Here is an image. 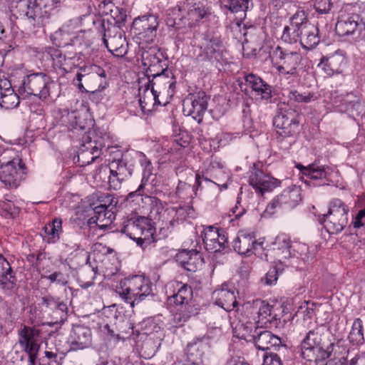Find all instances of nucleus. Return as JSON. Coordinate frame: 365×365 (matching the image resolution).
Segmentation results:
<instances>
[{"label":"nucleus","instance_id":"nucleus-1","mask_svg":"<svg viewBox=\"0 0 365 365\" xmlns=\"http://www.w3.org/2000/svg\"><path fill=\"white\" fill-rule=\"evenodd\" d=\"M336 344L332 334L324 324L310 329L301 341L300 356L309 362H319L329 358Z\"/></svg>","mask_w":365,"mask_h":365},{"label":"nucleus","instance_id":"nucleus-2","mask_svg":"<svg viewBox=\"0 0 365 365\" xmlns=\"http://www.w3.org/2000/svg\"><path fill=\"white\" fill-rule=\"evenodd\" d=\"M174 289L173 294L168 297V304L175 306L177 312L173 316L175 326H182L191 317L200 313V307L193 299L192 289L187 284L175 281L169 284Z\"/></svg>","mask_w":365,"mask_h":365},{"label":"nucleus","instance_id":"nucleus-3","mask_svg":"<svg viewBox=\"0 0 365 365\" xmlns=\"http://www.w3.org/2000/svg\"><path fill=\"white\" fill-rule=\"evenodd\" d=\"M70 75L73 77V84L81 92L88 91L83 86V79L93 93L101 91L108 86L105 71L96 66H70Z\"/></svg>","mask_w":365,"mask_h":365},{"label":"nucleus","instance_id":"nucleus-4","mask_svg":"<svg viewBox=\"0 0 365 365\" xmlns=\"http://www.w3.org/2000/svg\"><path fill=\"white\" fill-rule=\"evenodd\" d=\"M120 232L145 250L155 242V229L150 219L143 216L130 217L123 222Z\"/></svg>","mask_w":365,"mask_h":365},{"label":"nucleus","instance_id":"nucleus-5","mask_svg":"<svg viewBox=\"0 0 365 365\" xmlns=\"http://www.w3.org/2000/svg\"><path fill=\"white\" fill-rule=\"evenodd\" d=\"M336 34L344 41L357 43L365 37V22L356 13H342L335 26Z\"/></svg>","mask_w":365,"mask_h":365},{"label":"nucleus","instance_id":"nucleus-6","mask_svg":"<svg viewBox=\"0 0 365 365\" xmlns=\"http://www.w3.org/2000/svg\"><path fill=\"white\" fill-rule=\"evenodd\" d=\"M145 87L150 89L148 94L153 96L154 104L165 106L175 93L176 79L172 71H165L149 79Z\"/></svg>","mask_w":365,"mask_h":365},{"label":"nucleus","instance_id":"nucleus-7","mask_svg":"<svg viewBox=\"0 0 365 365\" xmlns=\"http://www.w3.org/2000/svg\"><path fill=\"white\" fill-rule=\"evenodd\" d=\"M327 214L319 217V221L329 234L341 232L348 224L349 206L341 199L334 198L329 202Z\"/></svg>","mask_w":365,"mask_h":365},{"label":"nucleus","instance_id":"nucleus-8","mask_svg":"<svg viewBox=\"0 0 365 365\" xmlns=\"http://www.w3.org/2000/svg\"><path fill=\"white\" fill-rule=\"evenodd\" d=\"M109 161L108 167L110 175L108 178V182L110 187L116 190L120 187L123 181L132 175L134 165L133 156L128 152L123 153L118 150L112 153Z\"/></svg>","mask_w":365,"mask_h":365},{"label":"nucleus","instance_id":"nucleus-9","mask_svg":"<svg viewBox=\"0 0 365 365\" xmlns=\"http://www.w3.org/2000/svg\"><path fill=\"white\" fill-rule=\"evenodd\" d=\"M118 292L126 302L133 307L151 294L152 286L148 279L136 275L121 282Z\"/></svg>","mask_w":365,"mask_h":365},{"label":"nucleus","instance_id":"nucleus-10","mask_svg":"<svg viewBox=\"0 0 365 365\" xmlns=\"http://www.w3.org/2000/svg\"><path fill=\"white\" fill-rule=\"evenodd\" d=\"M269 58L278 64L276 68L279 73L293 77L298 76V67L302 60V56L299 51L277 46L269 54Z\"/></svg>","mask_w":365,"mask_h":365},{"label":"nucleus","instance_id":"nucleus-11","mask_svg":"<svg viewBox=\"0 0 365 365\" xmlns=\"http://www.w3.org/2000/svg\"><path fill=\"white\" fill-rule=\"evenodd\" d=\"M94 131L85 132L81 140L75 145L79 146L78 155L73 158L74 163L78 166L83 167L88 165L97 159L101 155L103 145L96 140H93Z\"/></svg>","mask_w":365,"mask_h":365},{"label":"nucleus","instance_id":"nucleus-12","mask_svg":"<svg viewBox=\"0 0 365 365\" xmlns=\"http://www.w3.org/2000/svg\"><path fill=\"white\" fill-rule=\"evenodd\" d=\"M103 195L98 197V200H94L93 210L94 215L91 217L88 221L87 225L90 227L94 226L98 227L101 230L108 228L113 222L115 218V212L113 209L115 205H113V197L110 195H106L104 200H102Z\"/></svg>","mask_w":365,"mask_h":365},{"label":"nucleus","instance_id":"nucleus-13","mask_svg":"<svg viewBox=\"0 0 365 365\" xmlns=\"http://www.w3.org/2000/svg\"><path fill=\"white\" fill-rule=\"evenodd\" d=\"M18 91L24 97L34 96L46 98L49 96V77L43 73L28 75L22 80Z\"/></svg>","mask_w":365,"mask_h":365},{"label":"nucleus","instance_id":"nucleus-14","mask_svg":"<svg viewBox=\"0 0 365 365\" xmlns=\"http://www.w3.org/2000/svg\"><path fill=\"white\" fill-rule=\"evenodd\" d=\"M26 167L19 158L4 163L0 160V180L9 188H16L24 179Z\"/></svg>","mask_w":365,"mask_h":365},{"label":"nucleus","instance_id":"nucleus-15","mask_svg":"<svg viewBox=\"0 0 365 365\" xmlns=\"http://www.w3.org/2000/svg\"><path fill=\"white\" fill-rule=\"evenodd\" d=\"M282 307L280 306H274L261 302V305L258 310L250 308L248 314L252 315L253 319L257 318V326L263 327H275L277 328L281 324Z\"/></svg>","mask_w":365,"mask_h":365},{"label":"nucleus","instance_id":"nucleus-16","mask_svg":"<svg viewBox=\"0 0 365 365\" xmlns=\"http://www.w3.org/2000/svg\"><path fill=\"white\" fill-rule=\"evenodd\" d=\"M200 49L201 52L197 57V61L214 62L222 59L225 48L220 37L206 34L202 37Z\"/></svg>","mask_w":365,"mask_h":365},{"label":"nucleus","instance_id":"nucleus-17","mask_svg":"<svg viewBox=\"0 0 365 365\" xmlns=\"http://www.w3.org/2000/svg\"><path fill=\"white\" fill-rule=\"evenodd\" d=\"M158 25L155 15H144L134 19L132 30L140 41L152 43L156 37Z\"/></svg>","mask_w":365,"mask_h":365},{"label":"nucleus","instance_id":"nucleus-18","mask_svg":"<svg viewBox=\"0 0 365 365\" xmlns=\"http://www.w3.org/2000/svg\"><path fill=\"white\" fill-rule=\"evenodd\" d=\"M209 98V96L202 91L189 94L183 101L184 114L192 116L199 123H201L207 108Z\"/></svg>","mask_w":365,"mask_h":365},{"label":"nucleus","instance_id":"nucleus-19","mask_svg":"<svg viewBox=\"0 0 365 365\" xmlns=\"http://www.w3.org/2000/svg\"><path fill=\"white\" fill-rule=\"evenodd\" d=\"M301 201L302 190L300 187L292 185L276 196L267 205V210L269 212L277 207L291 210L297 207Z\"/></svg>","mask_w":365,"mask_h":365},{"label":"nucleus","instance_id":"nucleus-20","mask_svg":"<svg viewBox=\"0 0 365 365\" xmlns=\"http://www.w3.org/2000/svg\"><path fill=\"white\" fill-rule=\"evenodd\" d=\"M173 12L174 14L180 13V19H187L190 25L198 22L207 15V11L203 4L196 0H187L180 2L173 9Z\"/></svg>","mask_w":365,"mask_h":365},{"label":"nucleus","instance_id":"nucleus-21","mask_svg":"<svg viewBox=\"0 0 365 365\" xmlns=\"http://www.w3.org/2000/svg\"><path fill=\"white\" fill-rule=\"evenodd\" d=\"M203 243L205 249L210 252H217L228 247L226 232L215 226H207L203 230Z\"/></svg>","mask_w":365,"mask_h":365},{"label":"nucleus","instance_id":"nucleus-22","mask_svg":"<svg viewBox=\"0 0 365 365\" xmlns=\"http://www.w3.org/2000/svg\"><path fill=\"white\" fill-rule=\"evenodd\" d=\"M245 81L256 101L266 103L271 101L272 88L262 78L250 73L246 76Z\"/></svg>","mask_w":365,"mask_h":365},{"label":"nucleus","instance_id":"nucleus-23","mask_svg":"<svg viewBox=\"0 0 365 365\" xmlns=\"http://www.w3.org/2000/svg\"><path fill=\"white\" fill-rule=\"evenodd\" d=\"M16 7L19 9V14L27 16L34 26H43L48 22L43 11L39 9L36 0H19L16 2Z\"/></svg>","mask_w":365,"mask_h":365},{"label":"nucleus","instance_id":"nucleus-24","mask_svg":"<svg viewBox=\"0 0 365 365\" xmlns=\"http://www.w3.org/2000/svg\"><path fill=\"white\" fill-rule=\"evenodd\" d=\"M210 345L207 339H197L190 343L186 349L187 361L193 365H204L208 359Z\"/></svg>","mask_w":365,"mask_h":365},{"label":"nucleus","instance_id":"nucleus-25","mask_svg":"<svg viewBox=\"0 0 365 365\" xmlns=\"http://www.w3.org/2000/svg\"><path fill=\"white\" fill-rule=\"evenodd\" d=\"M250 185L257 192L263 194L278 187L280 181L259 170H255L249 176Z\"/></svg>","mask_w":365,"mask_h":365},{"label":"nucleus","instance_id":"nucleus-26","mask_svg":"<svg viewBox=\"0 0 365 365\" xmlns=\"http://www.w3.org/2000/svg\"><path fill=\"white\" fill-rule=\"evenodd\" d=\"M94 196L88 197L84 200L77 202V204L73 205V214L71 220L79 227H83L87 225L88 220L91 217L94 204Z\"/></svg>","mask_w":365,"mask_h":365},{"label":"nucleus","instance_id":"nucleus-27","mask_svg":"<svg viewBox=\"0 0 365 365\" xmlns=\"http://www.w3.org/2000/svg\"><path fill=\"white\" fill-rule=\"evenodd\" d=\"M292 241L289 235L282 233L278 235L272 243L269 255L279 263H284L291 255Z\"/></svg>","mask_w":365,"mask_h":365},{"label":"nucleus","instance_id":"nucleus-28","mask_svg":"<svg viewBox=\"0 0 365 365\" xmlns=\"http://www.w3.org/2000/svg\"><path fill=\"white\" fill-rule=\"evenodd\" d=\"M299 121L292 113H278L273 120V125L277 128V133L282 138L293 135L298 128Z\"/></svg>","mask_w":365,"mask_h":365},{"label":"nucleus","instance_id":"nucleus-29","mask_svg":"<svg viewBox=\"0 0 365 365\" xmlns=\"http://www.w3.org/2000/svg\"><path fill=\"white\" fill-rule=\"evenodd\" d=\"M255 333L256 335L252 342L257 349L265 351L272 348L276 350L282 347L284 350L288 351L287 346L282 344L281 339L271 331L255 329Z\"/></svg>","mask_w":365,"mask_h":365},{"label":"nucleus","instance_id":"nucleus-30","mask_svg":"<svg viewBox=\"0 0 365 365\" xmlns=\"http://www.w3.org/2000/svg\"><path fill=\"white\" fill-rule=\"evenodd\" d=\"M346 64V59L344 54L341 51H337L332 54L323 56L318 67L322 68L327 76H331L341 73Z\"/></svg>","mask_w":365,"mask_h":365},{"label":"nucleus","instance_id":"nucleus-31","mask_svg":"<svg viewBox=\"0 0 365 365\" xmlns=\"http://www.w3.org/2000/svg\"><path fill=\"white\" fill-rule=\"evenodd\" d=\"M40 336V331L34 327L24 326L19 331V343L23 350L27 354H38L40 345L37 339Z\"/></svg>","mask_w":365,"mask_h":365},{"label":"nucleus","instance_id":"nucleus-32","mask_svg":"<svg viewBox=\"0 0 365 365\" xmlns=\"http://www.w3.org/2000/svg\"><path fill=\"white\" fill-rule=\"evenodd\" d=\"M250 309L245 312V315L242 316V318L239 320V322L236 324L235 328V333L236 336L242 339L247 341H252L255 339L256 333L255 329H262L261 327L257 326V318L253 319L252 315L248 314Z\"/></svg>","mask_w":365,"mask_h":365},{"label":"nucleus","instance_id":"nucleus-33","mask_svg":"<svg viewBox=\"0 0 365 365\" xmlns=\"http://www.w3.org/2000/svg\"><path fill=\"white\" fill-rule=\"evenodd\" d=\"M212 299L215 304L226 312H230L238 304L233 289L229 288L227 284H222L216 289L212 294Z\"/></svg>","mask_w":365,"mask_h":365},{"label":"nucleus","instance_id":"nucleus-34","mask_svg":"<svg viewBox=\"0 0 365 365\" xmlns=\"http://www.w3.org/2000/svg\"><path fill=\"white\" fill-rule=\"evenodd\" d=\"M262 242H258L254 233L246 231L239 232L237 237L233 241V248L235 252L241 255H250L257 246H262Z\"/></svg>","mask_w":365,"mask_h":365},{"label":"nucleus","instance_id":"nucleus-35","mask_svg":"<svg viewBox=\"0 0 365 365\" xmlns=\"http://www.w3.org/2000/svg\"><path fill=\"white\" fill-rule=\"evenodd\" d=\"M296 167L302 171L303 175L309 178L311 180H320L321 182L318 185L329 184V177L332 172L330 167L327 165H319L316 163L310 164L308 166H304L298 164Z\"/></svg>","mask_w":365,"mask_h":365},{"label":"nucleus","instance_id":"nucleus-36","mask_svg":"<svg viewBox=\"0 0 365 365\" xmlns=\"http://www.w3.org/2000/svg\"><path fill=\"white\" fill-rule=\"evenodd\" d=\"M70 343V351L83 349L88 347L91 341V331L86 327L76 325L73 326Z\"/></svg>","mask_w":365,"mask_h":365},{"label":"nucleus","instance_id":"nucleus-37","mask_svg":"<svg viewBox=\"0 0 365 365\" xmlns=\"http://www.w3.org/2000/svg\"><path fill=\"white\" fill-rule=\"evenodd\" d=\"M103 43L114 56L122 58L127 53V43L121 32H115L113 36L106 32Z\"/></svg>","mask_w":365,"mask_h":365},{"label":"nucleus","instance_id":"nucleus-38","mask_svg":"<svg viewBox=\"0 0 365 365\" xmlns=\"http://www.w3.org/2000/svg\"><path fill=\"white\" fill-rule=\"evenodd\" d=\"M199 189H201V175L200 173H196L195 185L191 186L185 181L179 180L174 195L180 200H189L191 202L192 199L197 196Z\"/></svg>","mask_w":365,"mask_h":365},{"label":"nucleus","instance_id":"nucleus-39","mask_svg":"<svg viewBox=\"0 0 365 365\" xmlns=\"http://www.w3.org/2000/svg\"><path fill=\"white\" fill-rule=\"evenodd\" d=\"M140 157L141 158L140 162L141 165L144 168L141 184L135 191L129 193L128 195L130 197H133L135 195L143 196L144 190H147L149 191V188L148 187H152L154 185L153 182L156 178L155 175H153L151 173L152 165L150 161L147 159L143 153H140Z\"/></svg>","mask_w":365,"mask_h":365},{"label":"nucleus","instance_id":"nucleus-40","mask_svg":"<svg viewBox=\"0 0 365 365\" xmlns=\"http://www.w3.org/2000/svg\"><path fill=\"white\" fill-rule=\"evenodd\" d=\"M201 259L198 252L191 250H182L176 255L175 260L177 263L183 269L188 272H195L197 265Z\"/></svg>","mask_w":365,"mask_h":365},{"label":"nucleus","instance_id":"nucleus-41","mask_svg":"<svg viewBox=\"0 0 365 365\" xmlns=\"http://www.w3.org/2000/svg\"><path fill=\"white\" fill-rule=\"evenodd\" d=\"M141 58L143 65L147 68L157 66L158 63L166 66L168 61L165 53L157 46H150L148 49H145Z\"/></svg>","mask_w":365,"mask_h":365},{"label":"nucleus","instance_id":"nucleus-42","mask_svg":"<svg viewBox=\"0 0 365 365\" xmlns=\"http://www.w3.org/2000/svg\"><path fill=\"white\" fill-rule=\"evenodd\" d=\"M300 43L304 48L312 49L320 41L319 29L314 24H305L303 29L300 31Z\"/></svg>","mask_w":365,"mask_h":365},{"label":"nucleus","instance_id":"nucleus-43","mask_svg":"<svg viewBox=\"0 0 365 365\" xmlns=\"http://www.w3.org/2000/svg\"><path fill=\"white\" fill-rule=\"evenodd\" d=\"M70 273L76 277L77 282L83 288L90 287L93 284V279L95 272L90 266H81L76 269V267H71L70 266Z\"/></svg>","mask_w":365,"mask_h":365},{"label":"nucleus","instance_id":"nucleus-44","mask_svg":"<svg viewBox=\"0 0 365 365\" xmlns=\"http://www.w3.org/2000/svg\"><path fill=\"white\" fill-rule=\"evenodd\" d=\"M19 96L11 86L3 88L0 86V106L5 110L13 109L19 106Z\"/></svg>","mask_w":365,"mask_h":365},{"label":"nucleus","instance_id":"nucleus-45","mask_svg":"<svg viewBox=\"0 0 365 365\" xmlns=\"http://www.w3.org/2000/svg\"><path fill=\"white\" fill-rule=\"evenodd\" d=\"M175 214L173 220L170 221V225L174 226L175 223L182 222L185 220L194 219L197 216V213L192 206L186 205L179 206L175 210Z\"/></svg>","mask_w":365,"mask_h":365},{"label":"nucleus","instance_id":"nucleus-46","mask_svg":"<svg viewBox=\"0 0 365 365\" xmlns=\"http://www.w3.org/2000/svg\"><path fill=\"white\" fill-rule=\"evenodd\" d=\"M87 113L82 111H76L72 113L70 118H73L74 121L70 122V125L73 128V133H77L78 130L83 131L91 125V121L86 118Z\"/></svg>","mask_w":365,"mask_h":365},{"label":"nucleus","instance_id":"nucleus-47","mask_svg":"<svg viewBox=\"0 0 365 365\" xmlns=\"http://www.w3.org/2000/svg\"><path fill=\"white\" fill-rule=\"evenodd\" d=\"M56 48L52 46L31 48L34 56L41 61L44 66H48L50 63H53L54 57L53 54L56 52Z\"/></svg>","mask_w":365,"mask_h":365},{"label":"nucleus","instance_id":"nucleus-48","mask_svg":"<svg viewBox=\"0 0 365 365\" xmlns=\"http://www.w3.org/2000/svg\"><path fill=\"white\" fill-rule=\"evenodd\" d=\"M53 55L54 57L52 63L53 68L61 77L66 76L68 73L66 55L63 54L59 48H56Z\"/></svg>","mask_w":365,"mask_h":365},{"label":"nucleus","instance_id":"nucleus-49","mask_svg":"<svg viewBox=\"0 0 365 365\" xmlns=\"http://www.w3.org/2000/svg\"><path fill=\"white\" fill-rule=\"evenodd\" d=\"M349 339L353 344H363L364 341L363 333V324L361 319L357 318L354 321L351 330L349 334Z\"/></svg>","mask_w":365,"mask_h":365},{"label":"nucleus","instance_id":"nucleus-50","mask_svg":"<svg viewBox=\"0 0 365 365\" xmlns=\"http://www.w3.org/2000/svg\"><path fill=\"white\" fill-rule=\"evenodd\" d=\"M224 6L232 13L246 12L250 6H252V0H223Z\"/></svg>","mask_w":365,"mask_h":365},{"label":"nucleus","instance_id":"nucleus-51","mask_svg":"<svg viewBox=\"0 0 365 365\" xmlns=\"http://www.w3.org/2000/svg\"><path fill=\"white\" fill-rule=\"evenodd\" d=\"M270 49H271V47L267 44H264V45H262L259 48H257V47H252L250 42L246 41L242 45L243 55L245 56H246L247 58L257 56V55H259V56H262V53H268V56L269 57V54H271Z\"/></svg>","mask_w":365,"mask_h":365},{"label":"nucleus","instance_id":"nucleus-52","mask_svg":"<svg viewBox=\"0 0 365 365\" xmlns=\"http://www.w3.org/2000/svg\"><path fill=\"white\" fill-rule=\"evenodd\" d=\"M62 222L61 220L54 219L51 224L46 225L43 228L44 237H48V242L54 241L56 237H58L59 232L61 230Z\"/></svg>","mask_w":365,"mask_h":365},{"label":"nucleus","instance_id":"nucleus-53","mask_svg":"<svg viewBox=\"0 0 365 365\" xmlns=\"http://www.w3.org/2000/svg\"><path fill=\"white\" fill-rule=\"evenodd\" d=\"M288 98L291 101L303 103H310L317 98L314 93L308 91L299 93L298 91H290Z\"/></svg>","mask_w":365,"mask_h":365},{"label":"nucleus","instance_id":"nucleus-54","mask_svg":"<svg viewBox=\"0 0 365 365\" xmlns=\"http://www.w3.org/2000/svg\"><path fill=\"white\" fill-rule=\"evenodd\" d=\"M300 30L299 28H295L294 26L289 24V26H287L284 27L282 39L286 43H296L298 40L300 41Z\"/></svg>","mask_w":365,"mask_h":365},{"label":"nucleus","instance_id":"nucleus-55","mask_svg":"<svg viewBox=\"0 0 365 365\" xmlns=\"http://www.w3.org/2000/svg\"><path fill=\"white\" fill-rule=\"evenodd\" d=\"M70 261L72 262L73 266H86L88 259V252L84 249H80L78 247L74 252L70 253Z\"/></svg>","mask_w":365,"mask_h":365},{"label":"nucleus","instance_id":"nucleus-56","mask_svg":"<svg viewBox=\"0 0 365 365\" xmlns=\"http://www.w3.org/2000/svg\"><path fill=\"white\" fill-rule=\"evenodd\" d=\"M16 282V279L11 269L9 274L4 273L3 276L0 277V287L4 290L10 291L14 289Z\"/></svg>","mask_w":365,"mask_h":365},{"label":"nucleus","instance_id":"nucleus-57","mask_svg":"<svg viewBox=\"0 0 365 365\" xmlns=\"http://www.w3.org/2000/svg\"><path fill=\"white\" fill-rule=\"evenodd\" d=\"M290 25L294 26L295 28H299L300 31L303 29V27L305 24H310L307 20V16L305 15L304 11H297L291 18H290Z\"/></svg>","mask_w":365,"mask_h":365},{"label":"nucleus","instance_id":"nucleus-58","mask_svg":"<svg viewBox=\"0 0 365 365\" xmlns=\"http://www.w3.org/2000/svg\"><path fill=\"white\" fill-rule=\"evenodd\" d=\"M39 9H44L43 14L48 19L57 7V2L55 0H36Z\"/></svg>","mask_w":365,"mask_h":365},{"label":"nucleus","instance_id":"nucleus-59","mask_svg":"<svg viewBox=\"0 0 365 365\" xmlns=\"http://www.w3.org/2000/svg\"><path fill=\"white\" fill-rule=\"evenodd\" d=\"M210 177L215 180L217 182H223L229 179V174L226 173L222 168H215L213 165L210 168Z\"/></svg>","mask_w":365,"mask_h":365},{"label":"nucleus","instance_id":"nucleus-60","mask_svg":"<svg viewBox=\"0 0 365 365\" xmlns=\"http://www.w3.org/2000/svg\"><path fill=\"white\" fill-rule=\"evenodd\" d=\"M314 6L319 14H325L331 11L333 4L331 0H316Z\"/></svg>","mask_w":365,"mask_h":365},{"label":"nucleus","instance_id":"nucleus-61","mask_svg":"<svg viewBox=\"0 0 365 365\" xmlns=\"http://www.w3.org/2000/svg\"><path fill=\"white\" fill-rule=\"evenodd\" d=\"M262 365H283L279 354L270 352L263 356Z\"/></svg>","mask_w":365,"mask_h":365},{"label":"nucleus","instance_id":"nucleus-62","mask_svg":"<svg viewBox=\"0 0 365 365\" xmlns=\"http://www.w3.org/2000/svg\"><path fill=\"white\" fill-rule=\"evenodd\" d=\"M18 212L17 208L11 202H3L0 204V213L5 217L12 216Z\"/></svg>","mask_w":365,"mask_h":365},{"label":"nucleus","instance_id":"nucleus-63","mask_svg":"<svg viewBox=\"0 0 365 365\" xmlns=\"http://www.w3.org/2000/svg\"><path fill=\"white\" fill-rule=\"evenodd\" d=\"M168 63L166 66H163V63H158L157 66L147 68V75L148 78L150 79V76L153 78V76H157V75H161V73H164L165 71H171L170 69H168Z\"/></svg>","mask_w":365,"mask_h":365},{"label":"nucleus","instance_id":"nucleus-64","mask_svg":"<svg viewBox=\"0 0 365 365\" xmlns=\"http://www.w3.org/2000/svg\"><path fill=\"white\" fill-rule=\"evenodd\" d=\"M365 225V209L359 211L351 225L355 229H359Z\"/></svg>","mask_w":365,"mask_h":365}]
</instances>
